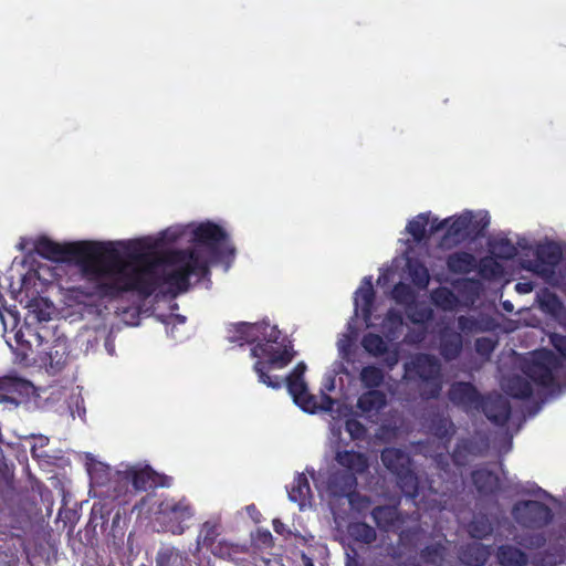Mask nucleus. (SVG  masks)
<instances>
[{
    "label": "nucleus",
    "mask_w": 566,
    "mask_h": 566,
    "mask_svg": "<svg viewBox=\"0 0 566 566\" xmlns=\"http://www.w3.org/2000/svg\"><path fill=\"white\" fill-rule=\"evenodd\" d=\"M116 247L108 283L102 286L107 301L119 300L126 293L147 300L163 286L177 296L189 290L191 276L201 279L209 273L208 259L199 249L158 252L142 240L117 242Z\"/></svg>",
    "instance_id": "obj_1"
},
{
    "label": "nucleus",
    "mask_w": 566,
    "mask_h": 566,
    "mask_svg": "<svg viewBox=\"0 0 566 566\" xmlns=\"http://www.w3.org/2000/svg\"><path fill=\"white\" fill-rule=\"evenodd\" d=\"M34 251L46 260L74 262L90 285L86 294L104 300L102 286L108 283L111 264L117 256L116 243L80 241L61 244L43 235L34 242Z\"/></svg>",
    "instance_id": "obj_2"
},
{
    "label": "nucleus",
    "mask_w": 566,
    "mask_h": 566,
    "mask_svg": "<svg viewBox=\"0 0 566 566\" xmlns=\"http://www.w3.org/2000/svg\"><path fill=\"white\" fill-rule=\"evenodd\" d=\"M295 352L291 342L281 339V332L275 325L266 323V329L251 348V356L256 358L253 370L260 382L272 389H280L283 380L279 376H270L272 369L286 367L294 358Z\"/></svg>",
    "instance_id": "obj_3"
},
{
    "label": "nucleus",
    "mask_w": 566,
    "mask_h": 566,
    "mask_svg": "<svg viewBox=\"0 0 566 566\" xmlns=\"http://www.w3.org/2000/svg\"><path fill=\"white\" fill-rule=\"evenodd\" d=\"M557 368V358L549 350L537 353L534 358L527 363L521 375H513L505 379L503 390L515 399H530L533 396V381L543 388H552L556 380L554 370Z\"/></svg>",
    "instance_id": "obj_4"
},
{
    "label": "nucleus",
    "mask_w": 566,
    "mask_h": 566,
    "mask_svg": "<svg viewBox=\"0 0 566 566\" xmlns=\"http://www.w3.org/2000/svg\"><path fill=\"white\" fill-rule=\"evenodd\" d=\"M222 533L223 523L221 516H210L199 527V532L196 538L197 551L206 548L218 558L232 562L241 559V556L247 553L245 546L229 542L223 538L219 539Z\"/></svg>",
    "instance_id": "obj_5"
},
{
    "label": "nucleus",
    "mask_w": 566,
    "mask_h": 566,
    "mask_svg": "<svg viewBox=\"0 0 566 566\" xmlns=\"http://www.w3.org/2000/svg\"><path fill=\"white\" fill-rule=\"evenodd\" d=\"M307 366L304 361L297 363L292 371L283 380L286 385L289 394L293 401L303 411L316 413L317 411H332L335 400L324 391L321 392L319 399L308 391L307 384L304 380V374Z\"/></svg>",
    "instance_id": "obj_6"
},
{
    "label": "nucleus",
    "mask_w": 566,
    "mask_h": 566,
    "mask_svg": "<svg viewBox=\"0 0 566 566\" xmlns=\"http://www.w3.org/2000/svg\"><path fill=\"white\" fill-rule=\"evenodd\" d=\"M380 459L385 468L396 476L401 492L416 501L420 496V481L412 469L410 455L398 448H386Z\"/></svg>",
    "instance_id": "obj_7"
},
{
    "label": "nucleus",
    "mask_w": 566,
    "mask_h": 566,
    "mask_svg": "<svg viewBox=\"0 0 566 566\" xmlns=\"http://www.w3.org/2000/svg\"><path fill=\"white\" fill-rule=\"evenodd\" d=\"M412 378L421 382L419 392L422 399H437L442 391V366L431 354L420 353L413 357L407 369Z\"/></svg>",
    "instance_id": "obj_8"
},
{
    "label": "nucleus",
    "mask_w": 566,
    "mask_h": 566,
    "mask_svg": "<svg viewBox=\"0 0 566 566\" xmlns=\"http://www.w3.org/2000/svg\"><path fill=\"white\" fill-rule=\"evenodd\" d=\"M195 514L196 509L188 497H165L158 504L156 521L165 532L181 535L188 527L186 523Z\"/></svg>",
    "instance_id": "obj_9"
},
{
    "label": "nucleus",
    "mask_w": 566,
    "mask_h": 566,
    "mask_svg": "<svg viewBox=\"0 0 566 566\" xmlns=\"http://www.w3.org/2000/svg\"><path fill=\"white\" fill-rule=\"evenodd\" d=\"M193 249L207 248L214 259L234 258L235 249L228 242V233L211 221L202 222L192 231Z\"/></svg>",
    "instance_id": "obj_10"
},
{
    "label": "nucleus",
    "mask_w": 566,
    "mask_h": 566,
    "mask_svg": "<svg viewBox=\"0 0 566 566\" xmlns=\"http://www.w3.org/2000/svg\"><path fill=\"white\" fill-rule=\"evenodd\" d=\"M512 517L523 528L541 530L553 521L552 509L535 500L517 501L511 510Z\"/></svg>",
    "instance_id": "obj_11"
},
{
    "label": "nucleus",
    "mask_w": 566,
    "mask_h": 566,
    "mask_svg": "<svg viewBox=\"0 0 566 566\" xmlns=\"http://www.w3.org/2000/svg\"><path fill=\"white\" fill-rule=\"evenodd\" d=\"M122 476L124 484H132L135 494L150 489L169 488L172 484L171 476L158 473L149 465L144 468L129 467L124 470Z\"/></svg>",
    "instance_id": "obj_12"
},
{
    "label": "nucleus",
    "mask_w": 566,
    "mask_h": 566,
    "mask_svg": "<svg viewBox=\"0 0 566 566\" xmlns=\"http://www.w3.org/2000/svg\"><path fill=\"white\" fill-rule=\"evenodd\" d=\"M448 397L450 401L465 411H480L484 396L470 381H455L450 386Z\"/></svg>",
    "instance_id": "obj_13"
},
{
    "label": "nucleus",
    "mask_w": 566,
    "mask_h": 566,
    "mask_svg": "<svg viewBox=\"0 0 566 566\" xmlns=\"http://www.w3.org/2000/svg\"><path fill=\"white\" fill-rule=\"evenodd\" d=\"M480 411L495 426L503 427L511 418L512 407L507 398L500 394L484 397Z\"/></svg>",
    "instance_id": "obj_14"
},
{
    "label": "nucleus",
    "mask_w": 566,
    "mask_h": 566,
    "mask_svg": "<svg viewBox=\"0 0 566 566\" xmlns=\"http://www.w3.org/2000/svg\"><path fill=\"white\" fill-rule=\"evenodd\" d=\"M266 329V322L261 323H247L238 322L232 323L227 328V340L239 346L245 344H254L261 337L262 331Z\"/></svg>",
    "instance_id": "obj_15"
},
{
    "label": "nucleus",
    "mask_w": 566,
    "mask_h": 566,
    "mask_svg": "<svg viewBox=\"0 0 566 566\" xmlns=\"http://www.w3.org/2000/svg\"><path fill=\"white\" fill-rule=\"evenodd\" d=\"M439 354L444 361H453L458 359L463 350V337L458 331L450 326H443L438 334Z\"/></svg>",
    "instance_id": "obj_16"
},
{
    "label": "nucleus",
    "mask_w": 566,
    "mask_h": 566,
    "mask_svg": "<svg viewBox=\"0 0 566 566\" xmlns=\"http://www.w3.org/2000/svg\"><path fill=\"white\" fill-rule=\"evenodd\" d=\"M69 357L67 347L63 343H56L48 352L39 354L36 361L45 371L55 376L63 370Z\"/></svg>",
    "instance_id": "obj_17"
},
{
    "label": "nucleus",
    "mask_w": 566,
    "mask_h": 566,
    "mask_svg": "<svg viewBox=\"0 0 566 566\" xmlns=\"http://www.w3.org/2000/svg\"><path fill=\"white\" fill-rule=\"evenodd\" d=\"M363 348L374 357L387 355L385 364L388 368H392L398 364L399 354L397 349L389 352L387 343L384 338L375 333H367L361 338Z\"/></svg>",
    "instance_id": "obj_18"
},
{
    "label": "nucleus",
    "mask_w": 566,
    "mask_h": 566,
    "mask_svg": "<svg viewBox=\"0 0 566 566\" xmlns=\"http://www.w3.org/2000/svg\"><path fill=\"white\" fill-rule=\"evenodd\" d=\"M357 486V476L353 472L336 470L327 479L326 488L334 497H347L354 493Z\"/></svg>",
    "instance_id": "obj_19"
},
{
    "label": "nucleus",
    "mask_w": 566,
    "mask_h": 566,
    "mask_svg": "<svg viewBox=\"0 0 566 566\" xmlns=\"http://www.w3.org/2000/svg\"><path fill=\"white\" fill-rule=\"evenodd\" d=\"M473 224L472 212H464L455 218H451L448 223L444 240H450L453 243H460L471 238L470 227Z\"/></svg>",
    "instance_id": "obj_20"
},
{
    "label": "nucleus",
    "mask_w": 566,
    "mask_h": 566,
    "mask_svg": "<svg viewBox=\"0 0 566 566\" xmlns=\"http://www.w3.org/2000/svg\"><path fill=\"white\" fill-rule=\"evenodd\" d=\"M471 480L481 495H494L500 490L499 475L485 468L475 469L471 472Z\"/></svg>",
    "instance_id": "obj_21"
},
{
    "label": "nucleus",
    "mask_w": 566,
    "mask_h": 566,
    "mask_svg": "<svg viewBox=\"0 0 566 566\" xmlns=\"http://www.w3.org/2000/svg\"><path fill=\"white\" fill-rule=\"evenodd\" d=\"M335 461L343 468L342 471L353 472L355 476L368 469L367 457L354 450L337 451Z\"/></svg>",
    "instance_id": "obj_22"
},
{
    "label": "nucleus",
    "mask_w": 566,
    "mask_h": 566,
    "mask_svg": "<svg viewBox=\"0 0 566 566\" xmlns=\"http://www.w3.org/2000/svg\"><path fill=\"white\" fill-rule=\"evenodd\" d=\"M490 556V546L481 543H469L459 552L460 560L467 566H484Z\"/></svg>",
    "instance_id": "obj_23"
},
{
    "label": "nucleus",
    "mask_w": 566,
    "mask_h": 566,
    "mask_svg": "<svg viewBox=\"0 0 566 566\" xmlns=\"http://www.w3.org/2000/svg\"><path fill=\"white\" fill-rule=\"evenodd\" d=\"M560 247L555 242L539 244L536 249V261L543 272H553L554 268L562 261Z\"/></svg>",
    "instance_id": "obj_24"
},
{
    "label": "nucleus",
    "mask_w": 566,
    "mask_h": 566,
    "mask_svg": "<svg viewBox=\"0 0 566 566\" xmlns=\"http://www.w3.org/2000/svg\"><path fill=\"white\" fill-rule=\"evenodd\" d=\"M447 268L452 274H469L476 268L475 256L467 251H457L447 256Z\"/></svg>",
    "instance_id": "obj_25"
},
{
    "label": "nucleus",
    "mask_w": 566,
    "mask_h": 566,
    "mask_svg": "<svg viewBox=\"0 0 566 566\" xmlns=\"http://www.w3.org/2000/svg\"><path fill=\"white\" fill-rule=\"evenodd\" d=\"M156 566H191L186 552L175 546L160 547L155 557Z\"/></svg>",
    "instance_id": "obj_26"
},
{
    "label": "nucleus",
    "mask_w": 566,
    "mask_h": 566,
    "mask_svg": "<svg viewBox=\"0 0 566 566\" xmlns=\"http://www.w3.org/2000/svg\"><path fill=\"white\" fill-rule=\"evenodd\" d=\"M496 559L501 566H526L528 564L527 554L510 544L497 547Z\"/></svg>",
    "instance_id": "obj_27"
},
{
    "label": "nucleus",
    "mask_w": 566,
    "mask_h": 566,
    "mask_svg": "<svg viewBox=\"0 0 566 566\" xmlns=\"http://www.w3.org/2000/svg\"><path fill=\"white\" fill-rule=\"evenodd\" d=\"M429 431L447 448L455 433V426L450 418L436 415L430 419Z\"/></svg>",
    "instance_id": "obj_28"
},
{
    "label": "nucleus",
    "mask_w": 566,
    "mask_h": 566,
    "mask_svg": "<svg viewBox=\"0 0 566 566\" xmlns=\"http://www.w3.org/2000/svg\"><path fill=\"white\" fill-rule=\"evenodd\" d=\"M387 405L386 394L381 390H371L363 392L357 400V408L363 413L379 412Z\"/></svg>",
    "instance_id": "obj_29"
},
{
    "label": "nucleus",
    "mask_w": 566,
    "mask_h": 566,
    "mask_svg": "<svg viewBox=\"0 0 566 566\" xmlns=\"http://www.w3.org/2000/svg\"><path fill=\"white\" fill-rule=\"evenodd\" d=\"M376 525L384 531H389L400 522L398 507L395 505H378L370 513Z\"/></svg>",
    "instance_id": "obj_30"
},
{
    "label": "nucleus",
    "mask_w": 566,
    "mask_h": 566,
    "mask_svg": "<svg viewBox=\"0 0 566 566\" xmlns=\"http://www.w3.org/2000/svg\"><path fill=\"white\" fill-rule=\"evenodd\" d=\"M355 305L360 306L365 319H369L373 313L375 302V291L371 283V277H365L363 284L356 292Z\"/></svg>",
    "instance_id": "obj_31"
},
{
    "label": "nucleus",
    "mask_w": 566,
    "mask_h": 566,
    "mask_svg": "<svg viewBox=\"0 0 566 566\" xmlns=\"http://www.w3.org/2000/svg\"><path fill=\"white\" fill-rule=\"evenodd\" d=\"M287 493L292 502L298 503L301 506L305 504V502L311 497V486L304 473H298L294 478Z\"/></svg>",
    "instance_id": "obj_32"
},
{
    "label": "nucleus",
    "mask_w": 566,
    "mask_h": 566,
    "mask_svg": "<svg viewBox=\"0 0 566 566\" xmlns=\"http://www.w3.org/2000/svg\"><path fill=\"white\" fill-rule=\"evenodd\" d=\"M494 526L486 514L474 515L468 525V533L472 538L484 539L492 535Z\"/></svg>",
    "instance_id": "obj_33"
},
{
    "label": "nucleus",
    "mask_w": 566,
    "mask_h": 566,
    "mask_svg": "<svg viewBox=\"0 0 566 566\" xmlns=\"http://www.w3.org/2000/svg\"><path fill=\"white\" fill-rule=\"evenodd\" d=\"M124 471H117L112 480V497L117 501L119 505H126L135 496L132 484H124L122 481Z\"/></svg>",
    "instance_id": "obj_34"
},
{
    "label": "nucleus",
    "mask_w": 566,
    "mask_h": 566,
    "mask_svg": "<svg viewBox=\"0 0 566 566\" xmlns=\"http://www.w3.org/2000/svg\"><path fill=\"white\" fill-rule=\"evenodd\" d=\"M359 380L364 388L378 390L385 381V374L381 368L375 365H368L361 368Z\"/></svg>",
    "instance_id": "obj_35"
},
{
    "label": "nucleus",
    "mask_w": 566,
    "mask_h": 566,
    "mask_svg": "<svg viewBox=\"0 0 566 566\" xmlns=\"http://www.w3.org/2000/svg\"><path fill=\"white\" fill-rule=\"evenodd\" d=\"M432 303L443 311H452L459 303L457 295L452 290L446 286H439L431 292Z\"/></svg>",
    "instance_id": "obj_36"
},
{
    "label": "nucleus",
    "mask_w": 566,
    "mask_h": 566,
    "mask_svg": "<svg viewBox=\"0 0 566 566\" xmlns=\"http://www.w3.org/2000/svg\"><path fill=\"white\" fill-rule=\"evenodd\" d=\"M349 536L358 543L369 545L376 541V531L365 522H355L348 525Z\"/></svg>",
    "instance_id": "obj_37"
},
{
    "label": "nucleus",
    "mask_w": 566,
    "mask_h": 566,
    "mask_svg": "<svg viewBox=\"0 0 566 566\" xmlns=\"http://www.w3.org/2000/svg\"><path fill=\"white\" fill-rule=\"evenodd\" d=\"M479 275L484 280H494L502 275L503 268L493 256H484L476 262Z\"/></svg>",
    "instance_id": "obj_38"
},
{
    "label": "nucleus",
    "mask_w": 566,
    "mask_h": 566,
    "mask_svg": "<svg viewBox=\"0 0 566 566\" xmlns=\"http://www.w3.org/2000/svg\"><path fill=\"white\" fill-rule=\"evenodd\" d=\"M429 224V214L419 213L407 224V231L417 243L427 239V227Z\"/></svg>",
    "instance_id": "obj_39"
},
{
    "label": "nucleus",
    "mask_w": 566,
    "mask_h": 566,
    "mask_svg": "<svg viewBox=\"0 0 566 566\" xmlns=\"http://www.w3.org/2000/svg\"><path fill=\"white\" fill-rule=\"evenodd\" d=\"M384 328L386 329V337L394 340L398 337L399 332L403 325L402 314L394 308L388 310L384 318Z\"/></svg>",
    "instance_id": "obj_40"
},
{
    "label": "nucleus",
    "mask_w": 566,
    "mask_h": 566,
    "mask_svg": "<svg viewBox=\"0 0 566 566\" xmlns=\"http://www.w3.org/2000/svg\"><path fill=\"white\" fill-rule=\"evenodd\" d=\"M492 253L501 260H511L513 259L517 250L515 245L507 238H500L495 240L492 244Z\"/></svg>",
    "instance_id": "obj_41"
},
{
    "label": "nucleus",
    "mask_w": 566,
    "mask_h": 566,
    "mask_svg": "<svg viewBox=\"0 0 566 566\" xmlns=\"http://www.w3.org/2000/svg\"><path fill=\"white\" fill-rule=\"evenodd\" d=\"M444 546L439 543H436L423 547L420 552V557L427 564L439 565L444 559Z\"/></svg>",
    "instance_id": "obj_42"
},
{
    "label": "nucleus",
    "mask_w": 566,
    "mask_h": 566,
    "mask_svg": "<svg viewBox=\"0 0 566 566\" xmlns=\"http://www.w3.org/2000/svg\"><path fill=\"white\" fill-rule=\"evenodd\" d=\"M27 336L39 338V334L29 325L22 326L14 333L17 349L21 350V355L27 356V352L31 349V340Z\"/></svg>",
    "instance_id": "obj_43"
},
{
    "label": "nucleus",
    "mask_w": 566,
    "mask_h": 566,
    "mask_svg": "<svg viewBox=\"0 0 566 566\" xmlns=\"http://www.w3.org/2000/svg\"><path fill=\"white\" fill-rule=\"evenodd\" d=\"M31 387V384L20 378L4 377L0 378V398H4L7 394L13 390H25Z\"/></svg>",
    "instance_id": "obj_44"
},
{
    "label": "nucleus",
    "mask_w": 566,
    "mask_h": 566,
    "mask_svg": "<svg viewBox=\"0 0 566 566\" xmlns=\"http://www.w3.org/2000/svg\"><path fill=\"white\" fill-rule=\"evenodd\" d=\"M497 342L492 337H478L474 342V349L476 354L485 359H489L494 352Z\"/></svg>",
    "instance_id": "obj_45"
},
{
    "label": "nucleus",
    "mask_w": 566,
    "mask_h": 566,
    "mask_svg": "<svg viewBox=\"0 0 566 566\" xmlns=\"http://www.w3.org/2000/svg\"><path fill=\"white\" fill-rule=\"evenodd\" d=\"M345 430L353 440H361L366 437V427L356 418H349L345 421Z\"/></svg>",
    "instance_id": "obj_46"
},
{
    "label": "nucleus",
    "mask_w": 566,
    "mask_h": 566,
    "mask_svg": "<svg viewBox=\"0 0 566 566\" xmlns=\"http://www.w3.org/2000/svg\"><path fill=\"white\" fill-rule=\"evenodd\" d=\"M0 319L3 325V331L7 333L9 329L13 332L19 323L20 317L15 310L4 308L3 311H0Z\"/></svg>",
    "instance_id": "obj_47"
},
{
    "label": "nucleus",
    "mask_w": 566,
    "mask_h": 566,
    "mask_svg": "<svg viewBox=\"0 0 566 566\" xmlns=\"http://www.w3.org/2000/svg\"><path fill=\"white\" fill-rule=\"evenodd\" d=\"M460 333L473 334L480 331V322L473 316L460 315L457 318Z\"/></svg>",
    "instance_id": "obj_48"
},
{
    "label": "nucleus",
    "mask_w": 566,
    "mask_h": 566,
    "mask_svg": "<svg viewBox=\"0 0 566 566\" xmlns=\"http://www.w3.org/2000/svg\"><path fill=\"white\" fill-rule=\"evenodd\" d=\"M392 298L399 304H409L413 300L411 289L405 283H398L392 289Z\"/></svg>",
    "instance_id": "obj_49"
},
{
    "label": "nucleus",
    "mask_w": 566,
    "mask_h": 566,
    "mask_svg": "<svg viewBox=\"0 0 566 566\" xmlns=\"http://www.w3.org/2000/svg\"><path fill=\"white\" fill-rule=\"evenodd\" d=\"M413 283L419 287H426L429 283V272L423 264H416L410 271Z\"/></svg>",
    "instance_id": "obj_50"
},
{
    "label": "nucleus",
    "mask_w": 566,
    "mask_h": 566,
    "mask_svg": "<svg viewBox=\"0 0 566 566\" xmlns=\"http://www.w3.org/2000/svg\"><path fill=\"white\" fill-rule=\"evenodd\" d=\"M253 543L259 548H271L273 546V536L268 530H258L253 536Z\"/></svg>",
    "instance_id": "obj_51"
},
{
    "label": "nucleus",
    "mask_w": 566,
    "mask_h": 566,
    "mask_svg": "<svg viewBox=\"0 0 566 566\" xmlns=\"http://www.w3.org/2000/svg\"><path fill=\"white\" fill-rule=\"evenodd\" d=\"M544 543H545V538L543 535H539V534L524 537V538H522L521 542H518V544H521L527 548H533V547L539 548L544 545Z\"/></svg>",
    "instance_id": "obj_52"
},
{
    "label": "nucleus",
    "mask_w": 566,
    "mask_h": 566,
    "mask_svg": "<svg viewBox=\"0 0 566 566\" xmlns=\"http://www.w3.org/2000/svg\"><path fill=\"white\" fill-rule=\"evenodd\" d=\"M551 343L558 354L566 359V336L554 334L551 337Z\"/></svg>",
    "instance_id": "obj_53"
},
{
    "label": "nucleus",
    "mask_w": 566,
    "mask_h": 566,
    "mask_svg": "<svg viewBox=\"0 0 566 566\" xmlns=\"http://www.w3.org/2000/svg\"><path fill=\"white\" fill-rule=\"evenodd\" d=\"M488 224H489V221L484 220L483 218L479 219V220H475L473 218V224L470 227L471 239H475L479 235H482L484 230L486 229Z\"/></svg>",
    "instance_id": "obj_54"
},
{
    "label": "nucleus",
    "mask_w": 566,
    "mask_h": 566,
    "mask_svg": "<svg viewBox=\"0 0 566 566\" xmlns=\"http://www.w3.org/2000/svg\"><path fill=\"white\" fill-rule=\"evenodd\" d=\"M345 566H365V565L360 560V557L357 554L356 549L352 548V554L348 552L346 553Z\"/></svg>",
    "instance_id": "obj_55"
},
{
    "label": "nucleus",
    "mask_w": 566,
    "mask_h": 566,
    "mask_svg": "<svg viewBox=\"0 0 566 566\" xmlns=\"http://www.w3.org/2000/svg\"><path fill=\"white\" fill-rule=\"evenodd\" d=\"M431 317V311L421 310L417 313L409 314V318L412 323H423Z\"/></svg>",
    "instance_id": "obj_56"
},
{
    "label": "nucleus",
    "mask_w": 566,
    "mask_h": 566,
    "mask_svg": "<svg viewBox=\"0 0 566 566\" xmlns=\"http://www.w3.org/2000/svg\"><path fill=\"white\" fill-rule=\"evenodd\" d=\"M451 218H447L442 221H438L437 219L433 220V222L430 226V232L437 233L441 230H447L448 223L450 222Z\"/></svg>",
    "instance_id": "obj_57"
},
{
    "label": "nucleus",
    "mask_w": 566,
    "mask_h": 566,
    "mask_svg": "<svg viewBox=\"0 0 566 566\" xmlns=\"http://www.w3.org/2000/svg\"><path fill=\"white\" fill-rule=\"evenodd\" d=\"M272 525L273 530L280 535H284L287 532L286 525L279 518H274Z\"/></svg>",
    "instance_id": "obj_58"
},
{
    "label": "nucleus",
    "mask_w": 566,
    "mask_h": 566,
    "mask_svg": "<svg viewBox=\"0 0 566 566\" xmlns=\"http://www.w3.org/2000/svg\"><path fill=\"white\" fill-rule=\"evenodd\" d=\"M303 559H304L305 566H315L313 560L311 558L306 557L305 555H303Z\"/></svg>",
    "instance_id": "obj_59"
},
{
    "label": "nucleus",
    "mask_w": 566,
    "mask_h": 566,
    "mask_svg": "<svg viewBox=\"0 0 566 566\" xmlns=\"http://www.w3.org/2000/svg\"><path fill=\"white\" fill-rule=\"evenodd\" d=\"M547 296H548V298H551L552 301L557 302V297H556V295H555V294L548 293V294H547Z\"/></svg>",
    "instance_id": "obj_60"
},
{
    "label": "nucleus",
    "mask_w": 566,
    "mask_h": 566,
    "mask_svg": "<svg viewBox=\"0 0 566 566\" xmlns=\"http://www.w3.org/2000/svg\"><path fill=\"white\" fill-rule=\"evenodd\" d=\"M537 491H538L539 493H542L544 496L551 497V495H549L546 491H544L543 489L538 488V490H537Z\"/></svg>",
    "instance_id": "obj_61"
},
{
    "label": "nucleus",
    "mask_w": 566,
    "mask_h": 566,
    "mask_svg": "<svg viewBox=\"0 0 566 566\" xmlns=\"http://www.w3.org/2000/svg\"><path fill=\"white\" fill-rule=\"evenodd\" d=\"M247 509H248V511L253 512V510H255V505L251 504Z\"/></svg>",
    "instance_id": "obj_62"
},
{
    "label": "nucleus",
    "mask_w": 566,
    "mask_h": 566,
    "mask_svg": "<svg viewBox=\"0 0 566 566\" xmlns=\"http://www.w3.org/2000/svg\"><path fill=\"white\" fill-rule=\"evenodd\" d=\"M247 509H248V511L253 512V510H255V505L251 504Z\"/></svg>",
    "instance_id": "obj_63"
},
{
    "label": "nucleus",
    "mask_w": 566,
    "mask_h": 566,
    "mask_svg": "<svg viewBox=\"0 0 566 566\" xmlns=\"http://www.w3.org/2000/svg\"><path fill=\"white\" fill-rule=\"evenodd\" d=\"M177 237H178V235L174 233V234H171V237L169 238V240L175 241V240L177 239Z\"/></svg>",
    "instance_id": "obj_64"
}]
</instances>
